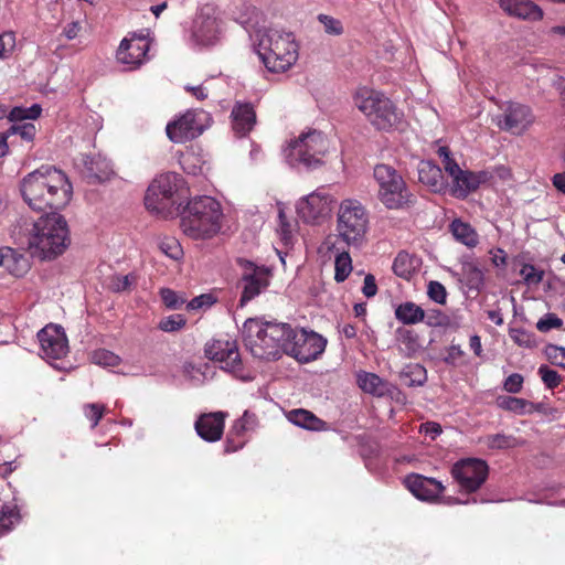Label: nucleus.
<instances>
[{"label": "nucleus", "instance_id": "1", "mask_svg": "<svg viewBox=\"0 0 565 565\" xmlns=\"http://www.w3.org/2000/svg\"><path fill=\"white\" fill-rule=\"evenodd\" d=\"M24 202L34 211L64 209L71 201L73 186L67 175L52 166H43L28 173L20 182Z\"/></svg>", "mask_w": 565, "mask_h": 565}, {"label": "nucleus", "instance_id": "2", "mask_svg": "<svg viewBox=\"0 0 565 565\" xmlns=\"http://www.w3.org/2000/svg\"><path fill=\"white\" fill-rule=\"evenodd\" d=\"M292 328L287 323L247 319L243 327L244 343L253 356L277 360L287 353Z\"/></svg>", "mask_w": 565, "mask_h": 565}, {"label": "nucleus", "instance_id": "3", "mask_svg": "<svg viewBox=\"0 0 565 565\" xmlns=\"http://www.w3.org/2000/svg\"><path fill=\"white\" fill-rule=\"evenodd\" d=\"M255 46L259 58L273 73L288 71L299 57V44L290 32L258 30L255 34Z\"/></svg>", "mask_w": 565, "mask_h": 565}, {"label": "nucleus", "instance_id": "4", "mask_svg": "<svg viewBox=\"0 0 565 565\" xmlns=\"http://www.w3.org/2000/svg\"><path fill=\"white\" fill-rule=\"evenodd\" d=\"M354 107L377 130L392 131L403 125L404 114L382 90L360 86L352 94Z\"/></svg>", "mask_w": 565, "mask_h": 565}, {"label": "nucleus", "instance_id": "5", "mask_svg": "<svg viewBox=\"0 0 565 565\" xmlns=\"http://www.w3.org/2000/svg\"><path fill=\"white\" fill-rule=\"evenodd\" d=\"M223 211L221 204L212 196L193 198L182 212L181 228L193 239H207L221 230Z\"/></svg>", "mask_w": 565, "mask_h": 565}, {"label": "nucleus", "instance_id": "6", "mask_svg": "<svg viewBox=\"0 0 565 565\" xmlns=\"http://www.w3.org/2000/svg\"><path fill=\"white\" fill-rule=\"evenodd\" d=\"M330 149V140L319 130L301 132L284 149L285 158L291 167L317 169L324 163Z\"/></svg>", "mask_w": 565, "mask_h": 565}, {"label": "nucleus", "instance_id": "7", "mask_svg": "<svg viewBox=\"0 0 565 565\" xmlns=\"http://www.w3.org/2000/svg\"><path fill=\"white\" fill-rule=\"evenodd\" d=\"M28 247H67L71 243L65 218L56 213L40 217L36 222H24Z\"/></svg>", "mask_w": 565, "mask_h": 565}, {"label": "nucleus", "instance_id": "8", "mask_svg": "<svg viewBox=\"0 0 565 565\" xmlns=\"http://www.w3.org/2000/svg\"><path fill=\"white\" fill-rule=\"evenodd\" d=\"M373 177L379 185L377 198L390 210H399L413 202L403 177L391 166L380 163L374 167Z\"/></svg>", "mask_w": 565, "mask_h": 565}, {"label": "nucleus", "instance_id": "9", "mask_svg": "<svg viewBox=\"0 0 565 565\" xmlns=\"http://www.w3.org/2000/svg\"><path fill=\"white\" fill-rule=\"evenodd\" d=\"M367 215L363 205L355 200H344L338 215V239L347 245L360 244L365 235Z\"/></svg>", "mask_w": 565, "mask_h": 565}, {"label": "nucleus", "instance_id": "10", "mask_svg": "<svg viewBox=\"0 0 565 565\" xmlns=\"http://www.w3.org/2000/svg\"><path fill=\"white\" fill-rule=\"evenodd\" d=\"M180 177L177 173H162L148 186L145 205L147 210L162 217L173 213L175 205L174 194L178 191Z\"/></svg>", "mask_w": 565, "mask_h": 565}, {"label": "nucleus", "instance_id": "11", "mask_svg": "<svg viewBox=\"0 0 565 565\" xmlns=\"http://www.w3.org/2000/svg\"><path fill=\"white\" fill-rule=\"evenodd\" d=\"M334 204V196L326 188H319L300 198L297 201L296 211L303 222L320 224L330 217Z\"/></svg>", "mask_w": 565, "mask_h": 565}, {"label": "nucleus", "instance_id": "12", "mask_svg": "<svg viewBox=\"0 0 565 565\" xmlns=\"http://www.w3.org/2000/svg\"><path fill=\"white\" fill-rule=\"evenodd\" d=\"M535 116L529 105L508 100L500 105V114L494 117L495 125L503 131L521 136L534 124Z\"/></svg>", "mask_w": 565, "mask_h": 565}, {"label": "nucleus", "instance_id": "13", "mask_svg": "<svg viewBox=\"0 0 565 565\" xmlns=\"http://www.w3.org/2000/svg\"><path fill=\"white\" fill-rule=\"evenodd\" d=\"M209 114L203 110H186L167 125L168 138L174 143H183L199 137L209 126Z\"/></svg>", "mask_w": 565, "mask_h": 565}, {"label": "nucleus", "instance_id": "14", "mask_svg": "<svg viewBox=\"0 0 565 565\" xmlns=\"http://www.w3.org/2000/svg\"><path fill=\"white\" fill-rule=\"evenodd\" d=\"M326 347L327 340L322 335L313 331L292 329L286 354L301 363H308L318 359L324 352Z\"/></svg>", "mask_w": 565, "mask_h": 565}, {"label": "nucleus", "instance_id": "15", "mask_svg": "<svg viewBox=\"0 0 565 565\" xmlns=\"http://www.w3.org/2000/svg\"><path fill=\"white\" fill-rule=\"evenodd\" d=\"M191 34L198 45L209 46L217 42L221 30L212 6L206 4L200 9L193 21Z\"/></svg>", "mask_w": 565, "mask_h": 565}, {"label": "nucleus", "instance_id": "16", "mask_svg": "<svg viewBox=\"0 0 565 565\" xmlns=\"http://www.w3.org/2000/svg\"><path fill=\"white\" fill-rule=\"evenodd\" d=\"M205 356L221 363V367L233 374L242 371V361L236 342L223 339H214L205 344Z\"/></svg>", "mask_w": 565, "mask_h": 565}, {"label": "nucleus", "instance_id": "17", "mask_svg": "<svg viewBox=\"0 0 565 565\" xmlns=\"http://www.w3.org/2000/svg\"><path fill=\"white\" fill-rule=\"evenodd\" d=\"M489 470L488 462L481 458L461 459V505L470 502L462 498L463 493L478 491L487 481Z\"/></svg>", "mask_w": 565, "mask_h": 565}, {"label": "nucleus", "instance_id": "18", "mask_svg": "<svg viewBox=\"0 0 565 565\" xmlns=\"http://www.w3.org/2000/svg\"><path fill=\"white\" fill-rule=\"evenodd\" d=\"M150 41L146 35L131 34L125 38L117 50V61L129 70L139 67L147 58Z\"/></svg>", "mask_w": 565, "mask_h": 565}, {"label": "nucleus", "instance_id": "19", "mask_svg": "<svg viewBox=\"0 0 565 565\" xmlns=\"http://www.w3.org/2000/svg\"><path fill=\"white\" fill-rule=\"evenodd\" d=\"M38 339L41 351L47 359H62L68 351L67 337L61 326L46 324L38 332Z\"/></svg>", "mask_w": 565, "mask_h": 565}, {"label": "nucleus", "instance_id": "20", "mask_svg": "<svg viewBox=\"0 0 565 565\" xmlns=\"http://www.w3.org/2000/svg\"><path fill=\"white\" fill-rule=\"evenodd\" d=\"M269 270L249 263V268L243 275V291L239 306L244 307L248 301L258 296L269 285Z\"/></svg>", "mask_w": 565, "mask_h": 565}, {"label": "nucleus", "instance_id": "21", "mask_svg": "<svg viewBox=\"0 0 565 565\" xmlns=\"http://www.w3.org/2000/svg\"><path fill=\"white\" fill-rule=\"evenodd\" d=\"M499 7L509 17L536 22L544 18L543 9L531 0H499Z\"/></svg>", "mask_w": 565, "mask_h": 565}, {"label": "nucleus", "instance_id": "22", "mask_svg": "<svg viewBox=\"0 0 565 565\" xmlns=\"http://www.w3.org/2000/svg\"><path fill=\"white\" fill-rule=\"evenodd\" d=\"M225 417L226 414L223 412L201 415L195 422L198 435L210 443L220 440L224 431Z\"/></svg>", "mask_w": 565, "mask_h": 565}, {"label": "nucleus", "instance_id": "23", "mask_svg": "<svg viewBox=\"0 0 565 565\" xmlns=\"http://www.w3.org/2000/svg\"><path fill=\"white\" fill-rule=\"evenodd\" d=\"M404 483L416 498L426 501L437 498L444 491L443 484L437 480L416 473L408 475Z\"/></svg>", "mask_w": 565, "mask_h": 565}, {"label": "nucleus", "instance_id": "24", "mask_svg": "<svg viewBox=\"0 0 565 565\" xmlns=\"http://www.w3.org/2000/svg\"><path fill=\"white\" fill-rule=\"evenodd\" d=\"M233 129L239 136L247 135L256 122V114L248 103H236L232 110Z\"/></svg>", "mask_w": 565, "mask_h": 565}, {"label": "nucleus", "instance_id": "25", "mask_svg": "<svg viewBox=\"0 0 565 565\" xmlns=\"http://www.w3.org/2000/svg\"><path fill=\"white\" fill-rule=\"evenodd\" d=\"M437 153L441 160V166L445 172L452 179L451 185H445V194H450L457 198L459 191V167L455 159L451 157L450 150L446 146L438 148Z\"/></svg>", "mask_w": 565, "mask_h": 565}, {"label": "nucleus", "instance_id": "26", "mask_svg": "<svg viewBox=\"0 0 565 565\" xmlns=\"http://www.w3.org/2000/svg\"><path fill=\"white\" fill-rule=\"evenodd\" d=\"M359 387L369 394L384 396L390 392V385L375 373L360 372L356 379Z\"/></svg>", "mask_w": 565, "mask_h": 565}, {"label": "nucleus", "instance_id": "27", "mask_svg": "<svg viewBox=\"0 0 565 565\" xmlns=\"http://www.w3.org/2000/svg\"><path fill=\"white\" fill-rule=\"evenodd\" d=\"M84 166L85 177L93 182H104L113 174L109 163L102 158L86 157Z\"/></svg>", "mask_w": 565, "mask_h": 565}, {"label": "nucleus", "instance_id": "28", "mask_svg": "<svg viewBox=\"0 0 565 565\" xmlns=\"http://www.w3.org/2000/svg\"><path fill=\"white\" fill-rule=\"evenodd\" d=\"M419 265V258L403 249L395 257L392 268L396 276L409 279Z\"/></svg>", "mask_w": 565, "mask_h": 565}, {"label": "nucleus", "instance_id": "29", "mask_svg": "<svg viewBox=\"0 0 565 565\" xmlns=\"http://www.w3.org/2000/svg\"><path fill=\"white\" fill-rule=\"evenodd\" d=\"M498 405L504 411L518 415L532 414L541 411V404H534L530 401L513 396H503L498 398Z\"/></svg>", "mask_w": 565, "mask_h": 565}, {"label": "nucleus", "instance_id": "30", "mask_svg": "<svg viewBox=\"0 0 565 565\" xmlns=\"http://www.w3.org/2000/svg\"><path fill=\"white\" fill-rule=\"evenodd\" d=\"M288 419L295 425L309 429V430H322L324 429L326 423L318 418L313 413L298 408L289 412Z\"/></svg>", "mask_w": 565, "mask_h": 565}, {"label": "nucleus", "instance_id": "31", "mask_svg": "<svg viewBox=\"0 0 565 565\" xmlns=\"http://www.w3.org/2000/svg\"><path fill=\"white\" fill-rule=\"evenodd\" d=\"M492 178L491 172L481 170L478 172L461 170V199L481 185L487 184Z\"/></svg>", "mask_w": 565, "mask_h": 565}, {"label": "nucleus", "instance_id": "32", "mask_svg": "<svg viewBox=\"0 0 565 565\" xmlns=\"http://www.w3.org/2000/svg\"><path fill=\"white\" fill-rule=\"evenodd\" d=\"M19 249H7V254L0 253V265L6 266L15 276H22L30 267L28 258L18 253Z\"/></svg>", "mask_w": 565, "mask_h": 565}, {"label": "nucleus", "instance_id": "33", "mask_svg": "<svg viewBox=\"0 0 565 565\" xmlns=\"http://www.w3.org/2000/svg\"><path fill=\"white\" fill-rule=\"evenodd\" d=\"M279 224L277 233L280 237V242L288 245L299 244V234L297 232V222L288 221L282 209L278 211Z\"/></svg>", "mask_w": 565, "mask_h": 565}, {"label": "nucleus", "instance_id": "34", "mask_svg": "<svg viewBox=\"0 0 565 565\" xmlns=\"http://www.w3.org/2000/svg\"><path fill=\"white\" fill-rule=\"evenodd\" d=\"M395 317L404 324H416L424 321L425 311L416 303L406 301L395 309Z\"/></svg>", "mask_w": 565, "mask_h": 565}, {"label": "nucleus", "instance_id": "35", "mask_svg": "<svg viewBox=\"0 0 565 565\" xmlns=\"http://www.w3.org/2000/svg\"><path fill=\"white\" fill-rule=\"evenodd\" d=\"M440 172L439 167L430 162H422L418 168L419 181L431 186L434 191H443L445 193L444 184L438 181Z\"/></svg>", "mask_w": 565, "mask_h": 565}, {"label": "nucleus", "instance_id": "36", "mask_svg": "<svg viewBox=\"0 0 565 565\" xmlns=\"http://www.w3.org/2000/svg\"><path fill=\"white\" fill-rule=\"evenodd\" d=\"M21 520L17 505L2 504L0 507V535L8 534Z\"/></svg>", "mask_w": 565, "mask_h": 565}, {"label": "nucleus", "instance_id": "37", "mask_svg": "<svg viewBox=\"0 0 565 565\" xmlns=\"http://www.w3.org/2000/svg\"><path fill=\"white\" fill-rule=\"evenodd\" d=\"M483 444L491 450H505L515 448L520 445L516 437L504 433L487 435L483 438Z\"/></svg>", "mask_w": 565, "mask_h": 565}, {"label": "nucleus", "instance_id": "38", "mask_svg": "<svg viewBox=\"0 0 565 565\" xmlns=\"http://www.w3.org/2000/svg\"><path fill=\"white\" fill-rule=\"evenodd\" d=\"M352 269V258L348 250L343 249L337 255L334 260V280L337 282H343L348 279Z\"/></svg>", "mask_w": 565, "mask_h": 565}, {"label": "nucleus", "instance_id": "39", "mask_svg": "<svg viewBox=\"0 0 565 565\" xmlns=\"http://www.w3.org/2000/svg\"><path fill=\"white\" fill-rule=\"evenodd\" d=\"M42 108L34 104L29 108L14 107L8 114V119L14 124L24 122L25 119H36L40 117Z\"/></svg>", "mask_w": 565, "mask_h": 565}, {"label": "nucleus", "instance_id": "40", "mask_svg": "<svg viewBox=\"0 0 565 565\" xmlns=\"http://www.w3.org/2000/svg\"><path fill=\"white\" fill-rule=\"evenodd\" d=\"M85 418L90 423V428L97 427L107 412V406L103 403H86L82 406Z\"/></svg>", "mask_w": 565, "mask_h": 565}, {"label": "nucleus", "instance_id": "41", "mask_svg": "<svg viewBox=\"0 0 565 565\" xmlns=\"http://www.w3.org/2000/svg\"><path fill=\"white\" fill-rule=\"evenodd\" d=\"M258 426V418L256 414L250 413L249 411H245L243 416L235 420L232 428L235 429L236 433H239L246 437L248 431H253Z\"/></svg>", "mask_w": 565, "mask_h": 565}, {"label": "nucleus", "instance_id": "42", "mask_svg": "<svg viewBox=\"0 0 565 565\" xmlns=\"http://www.w3.org/2000/svg\"><path fill=\"white\" fill-rule=\"evenodd\" d=\"M520 276L527 286H537L544 278V270L531 264H523L520 269Z\"/></svg>", "mask_w": 565, "mask_h": 565}, {"label": "nucleus", "instance_id": "43", "mask_svg": "<svg viewBox=\"0 0 565 565\" xmlns=\"http://www.w3.org/2000/svg\"><path fill=\"white\" fill-rule=\"evenodd\" d=\"M138 276L135 273L120 276L116 275L110 279V289L115 292L129 291L134 285H136Z\"/></svg>", "mask_w": 565, "mask_h": 565}, {"label": "nucleus", "instance_id": "44", "mask_svg": "<svg viewBox=\"0 0 565 565\" xmlns=\"http://www.w3.org/2000/svg\"><path fill=\"white\" fill-rule=\"evenodd\" d=\"M92 362L100 366H117L120 358L106 349H98L92 353Z\"/></svg>", "mask_w": 565, "mask_h": 565}, {"label": "nucleus", "instance_id": "45", "mask_svg": "<svg viewBox=\"0 0 565 565\" xmlns=\"http://www.w3.org/2000/svg\"><path fill=\"white\" fill-rule=\"evenodd\" d=\"M8 134L19 135L23 140L31 142L36 135V127L32 122H18L8 129Z\"/></svg>", "mask_w": 565, "mask_h": 565}, {"label": "nucleus", "instance_id": "46", "mask_svg": "<svg viewBox=\"0 0 565 565\" xmlns=\"http://www.w3.org/2000/svg\"><path fill=\"white\" fill-rule=\"evenodd\" d=\"M186 323V319L183 315L174 313L169 317L161 319L159 322V329L164 332H174L182 329Z\"/></svg>", "mask_w": 565, "mask_h": 565}, {"label": "nucleus", "instance_id": "47", "mask_svg": "<svg viewBox=\"0 0 565 565\" xmlns=\"http://www.w3.org/2000/svg\"><path fill=\"white\" fill-rule=\"evenodd\" d=\"M537 373L545 386L550 390L557 387L562 382L561 375L547 365H541Z\"/></svg>", "mask_w": 565, "mask_h": 565}, {"label": "nucleus", "instance_id": "48", "mask_svg": "<svg viewBox=\"0 0 565 565\" xmlns=\"http://www.w3.org/2000/svg\"><path fill=\"white\" fill-rule=\"evenodd\" d=\"M509 335L520 347L532 348L535 344L533 333L524 329L512 328L509 331Z\"/></svg>", "mask_w": 565, "mask_h": 565}, {"label": "nucleus", "instance_id": "49", "mask_svg": "<svg viewBox=\"0 0 565 565\" xmlns=\"http://www.w3.org/2000/svg\"><path fill=\"white\" fill-rule=\"evenodd\" d=\"M545 356L547 361L556 366H559L565 370V348L548 344L545 348Z\"/></svg>", "mask_w": 565, "mask_h": 565}, {"label": "nucleus", "instance_id": "50", "mask_svg": "<svg viewBox=\"0 0 565 565\" xmlns=\"http://www.w3.org/2000/svg\"><path fill=\"white\" fill-rule=\"evenodd\" d=\"M318 21L323 25L324 32L330 35H341L343 33V26L340 20L328 15L319 14Z\"/></svg>", "mask_w": 565, "mask_h": 565}, {"label": "nucleus", "instance_id": "51", "mask_svg": "<svg viewBox=\"0 0 565 565\" xmlns=\"http://www.w3.org/2000/svg\"><path fill=\"white\" fill-rule=\"evenodd\" d=\"M461 269L465 274H468L467 285L469 289L478 291L483 281L482 271L470 264H465Z\"/></svg>", "mask_w": 565, "mask_h": 565}, {"label": "nucleus", "instance_id": "52", "mask_svg": "<svg viewBox=\"0 0 565 565\" xmlns=\"http://www.w3.org/2000/svg\"><path fill=\"white\" fill-rule=\"evenodd\" d=\"M247 439L244 435L236 433L234 428L231 427V429L227 433L226 441H225V451L226 452H235L239 449H242Z\"/></svg>", "mask_w": 565, "mask_h": 565}, {"label": "nucleus", "instance_id": "53", "mask_svg": "<svg viewBox=\"0 0 565 565\" xmlns=\"http://www.w3.org/2000/svg\"><path fill=\"white\" fill-rule=\"evenodd\" d=\"M424 321L430 327H449L450 319L449 317L441 312L440 310H428L425 311Z\"/></svg>", "mask_w": 565, "mask_h": 565}, {"label": "nucleus", "instance_id": "54", "mask_svg": "<svg viewBox=\"0 0 565 565\" xmlns=\"http://www.w3.org/2000/svg\"><path fill=\"white\" fill-rule=\"evenodd\" d=\"M162 302L170 309H178L184 303V299L180 298L178 294L170 288H162L160 290Z\"/></svg>", "mask_w": 565, "mask_h": 565}, {"label": "nucleus", "instance_id": "55", "mask_svg": "<svg viewBox=\"0 0 565 565\" xmlns=\"http://www.w3.org/2000/svg\"><path fill=\"white\" fill-rule=\"evenodd\" d=\"M563 326V321L555 313H547L543 319H540L536 323V328L541 332H547L552 329H559Z\"/></svg>", "mask_w": 565, "mask_h": 565}, {"label": "nucleus", "instance_id": "56", "mask_svg": "<svg viewBox=\"0 0 565 565\" xmlns=\"http://www.w3.org/2000/svg\"><path fill=\"white\" fill-rule=\"evenodd\" d=\"M523 381L524 380L521 374L513 373L505 379V381L503 383V388L508 393L516 394V393L521 392L522 386H523Z\"/></svg>", "mask_w": 565, "mask_h": 565}, {"label": "nucleus", "instance_id": "57", "mask_svg": "<svg viewBox=\"0 0 565 565\" xmlns=\"http://www.w3.org/2000/svg\"><path fill=\"white\" fill-rule=\"evenodd\" d=\"M461 244L475 247L478 244V234L467 223L461 222Z\"/></svg>", "mask_w": 565, "mask_h": 565}, {"label": "nucleus", "instance_id": "58", "mask_svg": "<svg viewBox=\"0 0 565 565\" xmlns=\"http://www.w3.org/2000/svg\"><path fill=\"white\" fill-rule=\"evenodd\" d=\"M427 292H428L429 298L438 303H444L446 300V296H447L446 289L438 281H430L428 285Z\"/></svg>", "mask_w": 565, "mask_h": 565}, {"label": "nucleus", "instance_id": "59", "mask_svg": "<svg viewBox=\"0 0 565 565\" xmlns=\"http://www.w3.org/2000/svg\"><path fill=\"white\" fill-rule=\"evenodd\" d=\"M15 46V36L11 32L0 34V57H4Z\"/></svg>", "mask_w": 565, "mask_h": 565}, {"label": "nucleus", "instance_id": "60", "mask_svg": "<svg viewBox=\"0 0 565 565\" xmlns=\"http://www.w3.org/2000/svg\"><path fill=\"white\" fill-rule=\"evenodd\" d=\"M214 302V298L210 294H203L193 298L189 303L188 308L191 310L200 309L202 307H210Z\"/></svg>", "mask_w": 565, "mask_h": 565}, {"label": "nucleus", "instance_id": "61", "mask_svg": "<svg viewBox=\"0 0 565 565\" xmlns=\"http://www.w3.org/2000/svg\"><path fill=\"white\" fill-rule=\"evenodd\" d=\"M362 292L366 298H372L377 294L375 277L372 274L364 277Z\"/></svg>", "mask_w": 565, "mask_h": 565}, {"label": "nucleus", "instance_id": "62", "mask_svg": "<svg viewBox=\"0 0 565 565\" xmlns=\"http://www.w3.org/2000/svg\"><path fill=\"white\" fill-rule=\"evenodd\" d=\"M420 431L429 435L433 439L441 433V427L437 423L427 422L420 425Z\"/></svg>", "mask_w": 565, "mask_h": 565}, {"label": "nucleus", "instance_id": "63", "mask_svg": "<svg viewBox=\"0 0 565 565\" xmlns=\"http://www.w3.org/2000/svg\"><path fill=\"white\" fill-rule=\"evenodd\" d=\"M64 249H53V248H50V249H35L36 252V256L42 259V260H45V259H55L56 257H58L60 255H62Z\"/></svg>", "mask_w": 565, "mask_h": 565}, {"label": "nucleus", "instance_id": "64", "mask_svg": "<svg viewBox=\"0 0 565 565\" xmlns=\"http://www.w3.org/2000/svg\"><path fill=\"white\" fill-rule=\"evenodd\" d=\"M79 30L81 25L78 22H71L64 28L63 34L67 40H73L78 35Z\"/></svg>", "mask_w": 565, "mask_h": 565}]
</instances>
